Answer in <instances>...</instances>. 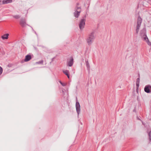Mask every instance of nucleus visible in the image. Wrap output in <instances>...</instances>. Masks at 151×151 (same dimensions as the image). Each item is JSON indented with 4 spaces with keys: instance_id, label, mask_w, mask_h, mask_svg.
Listing matches in <instances>:
<instances>
[{
    "instance_id": "nucleus-8",
    "label": "nucleus",
    "mask_w": 151,
    "mask_h": 151,
    "mask_svg": "<svg viewBox=\"0 0 151 151\" xmlns=\"http://www.w3.org/2000/svg\"><path fill=\"white\" fill-rule=\"evenodd\" d=\"M73 59L72 57L70 58V59L68 60L67 61V65L68 66L71 67L73 64Z\"/></svg>"
},
{
    "instance_id": "nucleus-24",
    "label": "nucleus",
    "mask_w": 151,
    "mask_h": 151,
    "mask_svg": "<svg viewBox=\"0 0 151 151\" xmlns=\"http://www.w3.org/2000/svg\"><path fill=\"white\" fill-rule=\"evenodd\" d=\"M42 48H44L45 47L44 46H41Z\"/></svg>"
},
{
    "instance_id": "nucleus-14",
    "label": "nucleus",
    "mask_w": 151,
    "mask_h": 151,
    "mask_svg": "<svg viewBox=\"0 0 151 151\" xmlns=\"http://www.w3.org/2000/svg\"><path fill=\"white\" fill-rule=\"evenodd\" d=\"M86 67L87 68V69L88 70H89V68H90V66H89V65L88 62V61H86Z\"/></svg>"
},
{
    "instance_id": "nucleus-16",
    "label": "nucleus",
    "mask_w": 151,
    "mask_h": 151,
    "mask_svg": "<svg viewBox=\"0 0 151 151\" xmlns=\"http://www.w3.org/2000/svg\"><path fill=\"white\" fill-rule=\"evenodd\" d=\"M13 17L15 19H18L20 18V16L19 15H15L13 16Z\"/></svg>"
},
{
    "instance_id": "nucleus-15",
    "label": "nucleus",
    "mask_w": 151,
    "mask_h": 151,
    "mask_svg": "<svg viewBox=\"0 0 151 151\" xmlns=\"http://www.w3.org/2000/svg\"><path fill=\"white\" fill-rule=\"evenodd\" d=\"M63 73L66 75H68V74H69V71L68 70H63Z\"/></svg>"
},
{
    "instance_id": "nucleus-22",
    "label": "nucleus",
    "mask_w": 151,
    "mask_h": 151,
    "mask_svg": "<svg viewBox=\"0 0 151 151\" xmlns=\"http://www.w3.org/2000/svg\"><path fill=\"white\" fill-rule=\"evenodd\" d=\"M139 87H137L136 91L137 93H138V88Z\"/></svg>"
},
{
    "instance_id": "nucleus-20",
    "label": "nucleus",
    "mask_w": 151,
    "mask_h": 151,
    "mask_svg": "<svg viewBox=\"0 0 151 151\" xmlns=\"http://www.w3.org/2000/svg\"><path fill=\"white\" fill-rule=\"evenodd\" d=\"M150 133H151V131L149 132V139L150 140H151V138L150 137Z\"/></svg>"
},
{
    "instance_id": "nucleus-10",
    "label": "nucleus",
    "mask_w": 151,
    "mask_h": 151,
    "mask_svg": "<svg viewBox=\"0 0 151 151\" xmlns=\"http://www.w3.org/2000/svg\"><path fill=\"white\" fill-rule=\"evenodd\" d=\"M31 58H32L30 55H27L25 56L24 61L25 62L28 61L31 59Z\"/></svg>"
},
{
    "instance_id": "nucleus-5",
    "label": "nucleus",
    "mask_w": 151,
    "mask_h": 151,
    "mask_svg": "<svg viewBox=\"0 0 151 151\" xmlns=\"http://www.w3.org/2000/svg\"><path fill=\"white\" fill-rule=\"evenodd\" d=\"M86 19H81L79 23V27L80 29L82 30L84 27Z\"/></svg>"
},
{
    "instance_id": "nucleus-7",
    "label": "nucleus",
    "mask_w": 151,
    "mask_h": 151,
    "mask_svg": "<svg viewBox=\"0 0 151 151\" xmlns=\"http://www.w3.org/2000/svg\"><path fill=\"white\" fill-rule=\"evenodd\" d=\"M76 111L77 113H78V115L80 113L81 109L79 103L78 101L76 102Z\"/></svg>"
},
{
    "instance_id": "nucleus-23",
    "label": "nucleus",
    "mask_w": 151,
    "mask_h": 151,
    "mask_svg": "<svg viewBox=\"0 0 151 151\" xmlns=\"http://www.w3.org/2000/svg\"><path fill=\"white\" fill-rule=\"evenodd\" d=\"M68 77V78H70V76H69V74H68V75H66Z\"/></svg>"
},
{
    "instance_id": "nucleus-13",
    "label": "nucleus",
    "mask_w": 151,
    "mask_h": 151,
    "mask_svg": "<svg viewBox=\"0 0 151 151\" xmlns=\"http://www.w3.org/2000/svg\"><path fill=\"white\" fill-rule=\"evenodd\" d=\"M139 78H138L137 79L136 83L137 87H138L139 86Z\"/></svg>"
},
{
    "instance_id": "nucleus-6",
    "label": "nucleus",
    "mask_w": 151,
    "mask_h": 151,
    "mask_svg": "<svg viewBox=\"0 0 151 151\" xmlns=\"http://www.w3.org/2000/svg\"><path fill=\"white\" fill-rule=\"evenodd\" d=\"M20 24L22 27H26L27 24L26 23V19L24 18H21L20 21Z\"/></svg>"
},
{
    "instance_id": "nucleus-1",
    "label": "nucleus",
    "mask_w": 151,
    "mask_h": 151,
    "mask_svg": "<svg viewBox=\"0 0 151 151\" xmlns=\"http://www.w3.org/2000/svg\"><path fill=\"white\" fill-rule=\"evenodd\" d=\"M140 35L143 40L145 41L148 45H151L150 42L149 41L146 36V30L145 28H144L140 31Z\"/></svg>"
},
{
    "instance_id": "nucleus-26",
    "label": "nucleus",
    "mask_w": 151,
    "mask_h": 151,
    "mask_svg": "<svg viewBox=\"0 0 151 151\" xmlns=\"http://www.w3.org/2000/svg\"><path fill=\"white\" fill-rule=\"evenodd\" d=\"M1 0H0V2H1Z\"/></svg>"
},
{
    "instance_id": "nucleus-9",
    "label": "nucleus",
    "mask_w": 151,
    "mask_h": 151,
    "mask_svg": "<svg viewBox=\"0 0 151 151\" xmlns=\"http://www.w3.org/2000/svg\"><path fill=\"white\" fill-rule=\"evenodd\" d=\"M150 88H151V86L150 85L146 86L144 88V91L147 93H149L150 92Z\"/></svg>"
},
{
    "instance_id": "nucleus-3",
    "label": "nucleus",
    "mask_w": 151,
    "mask_h": 151,
    "mask_svg": "<svg viewBox=\"0 0 151 151\" xmlns=\"http://www.w3.org/2000/svg\"><path fill=\"white\" fill-rule=\"evenodd\" d=\"M142 19L140 16L138 17L137 20V24L136 27V34H137L139 32L140 27L142 23Z\"/></svg>"
},
{
    "instance_id": "nucleus-4",
    "label": "nucleus",
    "mask_w": 151,
    "mask_h": 151,
    "mask_svg": "<svg viewBox=\"0 0 151 151\" xmlns=\"http://www.w3.org/2000/svg\"><path fill=\"white\" fill-rule=\"evenodd\" d=\"M75 12L73 13L74 16L76 18L78 17L81 11V7H75L74 9Z\"/></svg>"
},
{
    "instance_id": "nucleus-27",
    "label": "nucleus",
    "mask_w": 151,
    "mask_h": 151,
    "mask_svg": "<svg viewBox=\"0 0 151 151\" xmlns=\"http://www.w3.org/2000/svg\"><path fill=\"white\" fill-rule=\"evenodd\" d=\"M149 0V1H150V0Z\"/></svg>"
},
{
    "instance_id": "nucleus-2",
    "label": "nucleus",
    "mask_w": 151,
    "mask_h": 151,
    "mask_svg": "<svg viewBox=\"0 0 151 151\" xmlns=\"http://www.w3.org/2000/svg\"><path fill=\"white\" fill-rule=\"evenodd\" d=\"M95 38V32L94 31L91 32L88 35L86 39V41L88 45H92Z\"/></svg>"
},
{
    "instance_id": "nucleus-18",
    "label": "nucleus",
    "mask_w": 151,
    "mask_h": 151,
    "mask_svg": "<svg viewBox=\"0 0 151 151\" xmlns=\"http://www.w3.org/2000/svg\"><path fill=\"white\" fill-rule=\"evenodd\" d=\"M2 68L1 66H0V74H1L2 73Z\"/></svg>"
},
{
    "instance_id": "nucleus-11",
    "label": "nucleus",
    "mask_w": 151,
    "mask_h": 151,
    "mask_svg": "<svg viewBox=\"0 0 151 151\" xmlns=\"http://www.w3.org/2000/svg\"><path fill=\"white\" fill-rule=\"evenodd\" d=\"M9 35V34H6L4 35H3L2 36L1 38L3 40L7 39L8 38Z\"/></svg>"
},
{
    "instance_id": "nucleus-25",
    "label": "nucleus",
    "mask_w": 151,
    "mask_h": 151,
    "mask_svg": "<svg viewBox=\"0 0 151 151\" xmlns=\"http://www.w3.org/2000/svg\"><path fill=\"white\" fill-rule=\"evenodd\" d=\"M142 124H143L144 125H145L143 123H142Z\"/></svg>"
},
{
    "instance_id": "nucleus-19",
    "label": "nucleus",
    "mask_w": 151,
    "mask_h": 151,
    "mask_svg": "<svg viewBox=\"0 0 151 151\" xmlns=\"http://www.w3.org/2000/svg\"><path fill=\"white\" fill-rule=\"evenodd\" d=\"M60 84L63 86H65L66 85V84L65 83H62L60 81Z\"/></svg>"
},
{
    "instance_id": "nucleus-12",
    "label": "nucleus",
    "mask_w": 151,
    "mask_h": 151,
    "mask_svg": "<svg viewBox=\"0 0 151 151\" xmlns=\"http://www.w3.org/2000/svg\"><path fill=\"white\" fill-rule=\"evenodd\" d=\"M12 2V0H3L2 1L3 4H8L11 3Z\"/></svg>"
},
{
    "instance_id": "nucleus-17",
    "label": "nucleus",
    "mask_w": 151,
    "mask_h": 151,
    "mask_svg": "<svg viewBox=\"0 0 151 151\" xmlns=\"http://www.w3.org/2000/svg\"><path fill=\"white\" fill-rule=\"evenodd\" d=\"M43 60H41L40 61H39L38 62H37L36 63L37 64H42L43 63Z\"/></svg>"
},
{
    "instance_id": "nucleus-21",
    "label": "nucleus",
    "mask_w": 151,
    "mask_h": 151,
    "mask_svg": "<svg viewBox=\"0 0 151 151\" xmlns=\"http://www.w3.org/2000/svg\"><path fill=\"white\" fill-rule=\"evenodd\" d=\"M79 3H77L76 4V6L75 7H81V6H79Z\"/></svg>"
}]
</instances>
